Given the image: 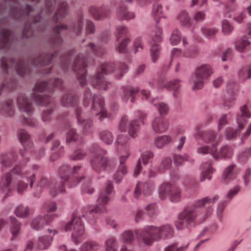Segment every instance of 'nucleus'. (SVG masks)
Returning a JSON list of instances; mask_svg holds the SVG:
<instances>
[{
	"label": "nucleus",
	"instance_id": "obj_38",
	"mask_svg": "<svg viewBox=\"0 0 251 251\" xmlns=\"http://www.w3.org/2000/svg\"><path fill=\"white\" fill-rule=\"evenodd\" d=\"M129 137L127 135H119L118 136L116 141L117 145V149L119 153H122V151H129V145L128 144Z\"/></svg>",
	"mask_w": 251,
	"mask_h": 251
},
{
	"label": "nucleus",
	"instance_id": "obj_16",
	"mask_svg": "<svg viewBox=\"0 0 251 251\" xmlns=\"http://www.w3.org/2000/svg\"><path fill=\"white\" fill-rule=\"evenodd\" d=\"M86 67V58L82 54H79L75 59L72 68L81 87L87 84Z\"/></svg>",
	"mask_w": 251,
	"mask_h": 251
},
{
	"label": "nucleus",
	"instance_id": "obj_30",
	"mask_svg": "<svg viewBox=\"0 0 251 251\" xmlns=\"http://www.w3.org/2000/svg\"><path fill=\"white\" fill-rule=\"evenodd\" d=\"M13 35L12 31L2 28L0 29V49L9 50L12 44Z\"/></svg>",
	"mask_w": 251,
	"mask_h": 251
},
{
	"label": "nucleus",
	"instance_id": "obj_35",
	"mask_svg": "<svg viewBox=\"0 0 251 251\" xmlns=\"http://www.w3.org/2000/svg\"><path fill=\"white\" fill-rule=\"evenodd\" d=\"M152 190L153 188L151 185L139 182L135 188L134 196L135 198H139L142 195L149 196L151 194Z\"/></svg>",
	"mask_w": 251,
	"mask_h": 251
},
{
	"label": "nucleus",
	"instance_id": "obj_55",
	"mask_svg": "<svg viewBox=\"0 0 251 251\" xmlns=\"http://www.w3.org/2000/svg\"><path fill=\"white\" fill-rule=\"evenodd\" d=\"M1 110L2 112L8 116L13 115L14 113L13 100H7L5 103L2 105Z\"/></svg>",
	"mask_w": 251,
	"mask_h": 251
},
{
	"label": "nucleus",
	"instance_id": "obj_44",
	"mask_svg": "<svg viewBox=\"0 0 251 251\" xmlns=\"http://www.w3.org/2000/svg\"><path fill=\"white\" fill-rule=\"evenodd\" d=\"M251 44L250 41L246 36H243L235 42V49L239 52L247 50Z\"/></svg>",
	"mask_w": 251,
	"mask_h": 251
},
{
	"label": "nucleus",
	"instance_id": "obj_27",
	"mask_svg": "<svg viewBox=\"0 0 251 251\" xmlns=\"http://www.w3.org/2000/svg\"><path fill=\"white\" fill-rule=\"evenodd\" d=\"M67 29V25H56L53 27L54 34H52L50 39V43L52 47H59L61 46L63 39L60 35V33L62 30Z\"/></svg>",
	"mask_w": 251,
	"mask_h": 251
},
{
	"label": "nucleus",
	"instance_id": "obj_4",
	"mask_svg": "<svg viewBox=\"0 0 251 251\" xmlns=\"http://www.w3.org/2000/svg\"><path fill=\"white\" fill-rule=\"evenodd\" d=\"M114 63L106 62L102 64L98 69L97 75L91 76L89 78L90 83L96 89L101 91L106 90L111 85V83L107 81L104 75H107L114 72L116 77L120 79L128 70L127 66L124 63H118V68H115Z\"/></svg>",
	"mask_w": 251,
	"mask_h": 251
},
{
	"label": "nucleus",
	"instance_id": "obj_42",
	"mask_svg": "<svg viewBox=\"0 0 251 251\" xmlns=\"http://www.w3.org/2000/svg\"><path fill=\"white\" fill-rule=\"evenodd\" d=\"M10 231L12 233L11 240H14L19 234L20 230L21 228L22 224L15 217L11 216L10 217Z\"/></svg>",
	"mask_w": 251,
	"mask_h": 251
},
{
	"label": "nucleus",
	"instance_id": "obj_10",
	"mask_svg": "<svg viewBox=\"0 0 251 251\" xmlns=\"http://www.w3.org/2000/svg\"><path fill=\"white\" fill-rule=\"evenodd\" d=\"M251 117V113L249 111L247 106L244 105L240 108V114H238L236 118L238 127L234 129L231 127L226 128L225 130V137L227 140H234L240 135L241 130L247 123V118Z\"/></svg>",
	"mask_w": 251,
	"mask_h": 251
},
{
	"label": "nucleus",
	"instance_id": "obj_52",
	"mask_svg": "<svg viewBox=\"0 0 251 251\" xmlns=\"http://www.w3.org/2000/svg\"><path fill=\"white\" fill-rule=\"evenodd\" d=\"M100 138L103 143L107 145L111 144L114 140L112 132L107 130H104L100 132Z\"/></svg>",
	"mask_w": 251,
	"mask_h": 251
},
{
	"label": "nucleus",
	"instance_id": "obj_61",
	"mask_svg": "<svg viewBox=\"0 0 251 251\" xmlns=\"http://www.w3.org/2000/svg\"><path fill=\"white\" fill-rule=\"evenodd\" d=\"M201 32L203 35L208 39L213 38L218 32V29L216 28H208L204 27L201 28Z\"/></svg>",
	"mask_w": 251,
	"mask_h": 251
},
{
	"label": "nucleus",
	"instance_id": "obj_56",
	"mask_svg": "<svg viewBox=\"0 0 251 251\" xmlns=\"http://www.w3.org/2000/svg\"><path fill=\"white\" fill-rule=\"evenodd\" d=\"M152 14L156 24H158L159 22V19L164 17L162 5L159 3L155 4L153 6Z\"/></svg>",
	"mask_w": 251,
	"mask_h": 251
},
{
	"label": "nucleus",
	"instance_id": "obj_17",
	"mask_svg": "<svg viewBox=\"0 0 251 251\" xmlns=\"http://www.w3.org/2000/svg\"><path fill=\"white\" fill-rule=\"evenodd\" d=\"M17 136L20 142L24 146L23 149L19 150V154L24 159V161H29V149H31L33 143L30 138V135L25 129H20L17 132Z\"/></svg>",
	"mask_w": 251,
	"mask_h": 251
},
{
	"label": "nucleus",
	"instance_id": "obj_2",
	"mask_svg": "<svg viewBox=\"0 0 251 251\" xmlns=\"http://www.w3.org/2000/svg\"><path fill=\"white\" fill-rule=\"evenodd\" d=\"M219 199V196L215 195L212 198L206 197L198 200L193 205L185 208L178 215V219L176 223V226L178 229L189 228L196 223L203 222L211 214L212 210L208 208L206 212H201L200 208L214 204Z\"/></svg>",
	"mask_w": 251,
	"mask_h": 251
},
{
	"label": "nucleus",
	"instance_id": "obj_54",
	"mask_svg": "<svg viewBox=\"0 0 251 251\" xmlns=\"http://www.w3.org/2000/svg\"><path fill=\"white\" fill-rule=\"evenodd\" d=\"M15 213L18 217L26 218L29 215V209L27 206L20 204L16 208Z\"/></svg>",
	"mask_w": 251,
	"mask_h": 251
},
{
	"label": "nucleus",
	"instance_id": "obj_18",
	"mask_svg": "<svg viewBox=\"0 0 251 251\" xmlns=\"http://www.w3.org/2000/svg\"><path fill=\"white\" fill-rule=\"evenodd\" d=\"M27 162L24 161V159L20 154L18 155L14 152L2 153L0 156V164L4 168H9L14 163L17 162L16 165H19L24 168Z\"/></svg>",
	"mask_w": 251,
	"mask_h": 251
},
{
	"label": "nucleus",
	"instance_id": "obj_15",
	"mask_svg": "<svg viewBox=\"0 0 251 251\" xmlns=\"http://www.w3.org/2000/svg\"><path fill=\"white\" fill-rule=\"evenodd\" d=\"M213 73L211 67L208 65H203L197 68L195 75L192 76L191 83L193 85V90L202 88L203 80L208 78Z\"/></svg>",
	"mask_w": 251,
	"mask_h": 251
},
{
	"label": "nucleus",
	"instance_id": "obj_21",
	"mask_svg": "<svg viewBox=\"0 0 251 251\" xmlns=\"http://www.w3.org/2000/svg\"><path fill=\"white\" fill-rule=\"evenodd\" d=\"M12 169L10 171L3 174L0 178V190L2 192H5L2 201L9 196V194L13 191V182L14 179L13 177Z\"/></svg>",
	"mask_w": 251,
	"mask_h": 251
},
{
	"label": "nucleus",
	"instance_id": "obj_43",
	"mask_svg": "<svg viewBox=\"0 0 251 251\" xmlns=\"http://www.w3.org/2000/svg\"><path fill=\"white\" fill-rule=\"evenodd\" d=\"M78 101V98L75 94L70 93L65 94L62 98L61 103L66 107L75 106Z\"/></svg>",
	"mask_w": 251,
	"mask_h": 251
},
{
	"label": "nucleus",
	"instance_id": "obj_49",
	"mask_svg": "<svg viewBox=\"0 0 251 251\" xmlns=\"http://www.w3.org/2000/svg\"><path fill=\"white\" fill-rule=\"evenodd\" d=\"M100 248L99 243L94 241H90L83 243L81 246L80 251H96Z\"/></svg>",
	"mask_w": 251,
	"mask_h": 251
},
{
	"label": "nucleus",
	"instance_id": "obj_13",
	"mask_svg": "<svg viewBox=\"0 0 251 251\" xmlns=\"http://www.w3.org/2000/svg\"><path fill=\"white\" fill-rule=\"evenodd\" d=\"M1 65L3 71L6 74L9 73V70H14L21 76H24L27 74L29 70L26 64L23 60L9 59L2 57Z\"/></svg>",
	"mask_w": 251,
	"mask_h": 251
},
{
	"label": "nucleus",
	"instance_id": "obj_63",
	"mask_svg": "<svg viewBox=\"0 0 251 251\" xmlns=\"http://www.w3.org/2000/svg\"><path fill=\"white\" fill-rule=\"evenodd\" d=\"M174 162L176 166L181 165L184 161H190L191 158L187 154H176L174 156Z\"/></svg>",
	"mask_w": 251,
	"mask_h": 251
},
{
	"label": "nucleus",
	"instance_id": "obj_36",
	"mask_svg": "<svg viewBox=\"0 0 251 251\" xmlns=\"http://www.w3.org/2000/svg\"><path fill=\"white\" fill-rule=\"evenodd\" d=\"M168 127V122L161 117H156L152 122V128L156 133L165 132Z\"/></svg>",
	"mask_w": 251,
	"mask_h": 251
},
{
	"label": "nucleus",
	"instance_id": "obj_9",
	"mask_svg": "<svg viewBox=\"0 0 251 251\" xmlns=\"http://www.w3.org/2000/svg\"><path fill=\"white\" fill-rule=\"evenodd\" d=\"M69 168L67 166H62L59 169L58 176L59 181H51L50 186V194L52 198H55L59 193L65 192V186L72 188L76 185V181L72 182V178H69L65 173L68 171Z\"/></svg>",
	"mask_w": 251,
	"mask_h": 251
},
{
	"label": "nucleus",
	"instance_id": "obj_46",
	"mask_svg": "<svg viewBox=\"0 0 251 251\" xmlns=\"http://www.w3.org/2000/svg\"><path fill=\"white\" fill-rule=\"evenodd\" d=\"M219 157L214 158L216 160L222 158H230L233 155V150L229 146L226 145L221 147L219 151H217Z\"/></svg>",
	"mask_w": 251,
	"mask_h": 251
},
{
	"label": "nucleus",
	"instance_id": "obj_14",
	"mask_svg": "<svg viewBox=\"0 0 251 251\" xmlns=\"http://www.w3.org/2000/svg\"><path fill=\"white\" fill-rule=\"evenodd\" d=\"M65 230L72 231V239L75 245H78L80 238L84 233V226L80 217L74 216L64 227Z\"/></svg>",
	"mask_w": 251,
	"mask_h": 251
},
{
	"label": "nucleus",
	"instance_id": "obj_25",
	"mask_svg": "<svg viewBox=\"0 0 251 251\" xmlns=\"http://www.w3.org/2000/svg\"><path fill=\"white\" fill-rule=\"evenodd\" d=\"M58 54L57 51L51 54L47 52L42 53L38 57L34 59L31 62L33 66L37 67H44L49 65L52 59L56 57Z\"/></svg>",
	"mask_w": 251,
	"mask_h": 251
},
{
	"label": "nucleus",
	"instance_id": "obj_23",
	"mask_svg": "<svg viewBox=\"0 0 251 251\" xmlns=\"http://www.w3.org/2000/svg\"><path fill=\"white\" fill-rule=\"evenodd\" d=\"M57 88L59 89L63 88V81L59 78H55L53 80H50L48 82H37L34 88V91L41 92L45 90H47L49 92L53 91V88Z\"/></svg>",
	"mask_w": 251,
	"mask_h": 251
},
{
	"label": "nucleus",
	"instance_id": "obj_33",
	"mask_svg": "<svg viewBox=\"0 0 251 251\" xmlns=\"http://www.w3.org/2000/svg\"><path fill=\"white\" fill-rule=\"evenodd\" d=\"M121 97L123 101H127L129 100L131 102L135 101V96L139 92L138 88L126 86L121 88Z\"/></svg>",
	"mask_w": 251,
	"mask_h": 251
},
{
	"label": "nucleus",
	"instance_id": "obj_40",
	"mask_svg": "<svg viewBox=\"0 0 251 251\" xmlns=\"http://www.w3.org/2000/svg\"><path fill=\"white\" fill-rule=\"evenodd\" d=\"M211 165L210 161H208L201 165V167L202 171L200 176L201 182L204 181L206 179H211L213 172V168L211 167Z\"/></svg>",
	"mask_w": 251,
	"mask_h": 251
},
{
	"label": "nucleus",
	"instance_id": "obj_28",
	"mask_svg": "<svg viewBox=\"0 0 251 251\" xmlns=\"http://www.w3.org/2000/svg\"><path fill=\"white\" fill-rule=\"evenodd\" d=\"M141 94L143 96V99L147 100L149 102L153 103V105L158 109L161 115H166L168 112L169 108L168 105L163 102H155V99H151L149 92L146 90H142Z\"/></svg>",
	"mask_w": 251,
	"mask_h": 251
},
{
	"label": "nucleus",
	"instance_id": "obj_48",
	"mask_svg": "<svg viewBox=\"0 0 251 251\" xmlns=\"http://www.w3.org/2000/svg\"><path fill=\"white\" fill-rule=\"evenodd\" d=\"M173 186L170 183H164L159 186L158 193L161 199L164 200L169 197Z\"/></svg>",
	"mask_w": 251,
	"mask_h": 251
},
{
	"label": "nucleus",
	"instance_id": "obj_50",
	"mask_svg": "<svg viewBox=\"0 0 251 251\" xmlns=\"http://www.w3.org/2000/svg\"><path fill=\"white\" fill-rule=\"evenodd\" d=\"M134 239L133 232L130 230L123 231L119 236V239L123 243L132 244Z\"/></svg>",
	"mask_w": 251,
	"mask_h": 251
},
{
	"label": "nucleus",
	"instance_id": "obj_24",
	"mask_svg": "<svg viewBox=\"0 0 251 251\" xmlns=\"http://www.w3.org/2000/svg\"><path fill=\"white\" fill-rule=\"evenodd\" d=\"M90 14L96 20H101L106 18L109 14V9L107 5L100 6H91L89 9Z\"/></svg>",
	"mask_w": 251,
	"mask_h": 251
},
{
	"label": "nucleus",
	"instance_id": "obj_53",
	"mask_svg": "<svg viewBox=\"0 0 251 251\" xmlns=\"http://www.w3.org/2000/svg\"><path fill=\"white\" fill-rule=\"evenodd\" d=\"M161 50L160 45L157 43H154L151 47V54L152 61L153 63L157 61L158 59L159 55Z\"/></svg>",
	"mask_w": 251,
	"mask_h": 251
},
{
	"label": "nucleus",
	"instance_id": "obj_64",
	"mask_svg": "<svg viewBox=\"0 0 251 251\" xmlns=\"http://www.w3.org/2000/svg\"><path fill=\"white\" fill-rule=\"evenodd\" d=\"M162 40V29L158 26L155 27L152 35V41L153 43L161 42Z\"/></svg>",
	"mask_w": 251,
	"mask_h": 251
},
{
	"label": "nucleus",
	"instance_id": "obj_8",
	"mask_svg": "<svg viewBox=\"0 0 251 251\" xmlns=\"http://www.w3.org/2000/svg\"><path fill=\"white\" fill-rule=\"evenodd\" d=\"M91 152L93 156L90 159V163L93 170L97 173H100L107 168L115 165L112 159L105 156L107 154V151L100 148L98 145H93Z\"/></svg>",
	"mask_w": 251,
	"mask_h": 251
},
{
	"label": "nucleus",
	"instance_id": "obj_59",
	"mask_svg": "<svg viewBox=\"0 0 251 251\" xmlns=\"http://www.w3.org/2000/svg\"><path fill=\"white\" fill-rule=\"evenodd\" d=\"M178 19L183 26H189L191 25L190 18L185 11H182L179 13Z\"/></svg>",
	"mask_w": 251,
	"mask_h": 251
},
{
	"label": "nucleus",
	"instance_id": "obj_29",
	"mask_svg": "<svg viewBox=\"0 0 251 251\" xmlns=\"http://www.w3.org/2000/svg\"><path fill=\"white\" fill-rule=\"evenodd\" d=\"M53 215L46 214L44 216H38L34 218L30 223L31 227L36 230L42 229L45 225H49L52 220Z\"/></svg>",
	"mask_w": 251,
	"mask_h": 251
},
{
	"label": "nucleus",
	"instance_id": "obj_5",
	"mask_svg": "<svg viewBox=\"0 0 251 251\" xmlns=\"http://www.w3.org/2000/svg\"><path fill=\"white\" fill-rule=\"evenodd\" d=\"M113 189L112 182L110 180H108L105 189L101 191L97 199L96 207L88 206L84 208L87 221L90 224L94 225L100 215L106 212V210L104 206L107 204L109 200V195L112 193Z\"/></svg>",
	"mask_w": 251,
	"mask_h": 251
},
{
	"label": "nucleus",
	"instance_id": "obj_37",
	"mask_svg": "<svg viewBox=\"0 0 251 251\" xmlns=\"http://www.w3.org/2000/svg\"><path fill=\"white\" fill-rule=\"evenodd\" d=\"M84 50L86 54H93L98 56H100L106 52L105 48L97 46L92 43L88 44Z\"/></svg>",
	"mask_w": 251,
	"mask_h": 251
},
{
	"label": "nucleus",
	"instance_id": "obj_1",
	"mask_svg": "<svg viewBox=\"0 0 251 251\" xmlns=\"http://www.w3.org/2000/svg\"><path fill=\"white\" fill-rule=\"evenodd\" d=\"M4 0L7 4L9 2L12 3L13 5L10 9L11 13L16 19H25L28 16L30 17L29 19L32 23L30 25H29L28 23L25 24V27L23 31V37L27 38L32 36L33 35L32 26L35 23L40 21L41 15L45 14L47 15H50L53 11L56 4H58L57 11L52 18V21L54 23H57L64 18L68 12L67 2L65 1L60 2L59 0H46L44 8H42L41 13H38L37 15L34 14V10H32L28 4L19 6L17 3V0Z\"/></svg>",
	"mask_w": 251,
	"mask_h": 251
},
{
	"label": "nucleus",
	"instance_id": "obj_7",
	"mask_svg": "<svg viewBox=\"0 0 251 251\" xmlns=\"http://www.w3.org/2000/svg\"><path fill=\"white\" fill-rule=\"evenodd\" d=\"M12 172L17 177L14 178L13 191L16 190L19 195H22L27 188L28 184L32 188L36 179V174L30 171H24V168L19 165H15Z\"/></svg>",
	"mask_w": 251,
	"mask_h": 251
},
{
	"label": "nucleus",
	"instance_id": "obj_22",
	"mask_svg": "<svg viewBox=\"0 0 251 251\" xmlns=\"http://www.w3.org/2000/svg\"><path fill=\"white\" fill-rule=\"evenodd\" d=\"M75 113L78 125L84 134H89L93 130V122L89 119H85L80 107H77Z\"/></svg>",
	"mask_w": 251,
	"mask_h": 251
},
{
	"label": "nucleus",
	"instance_id": "obj_51",
	"mask_svg": "<svg viewBox=\"0 0 251 251\" xmlns=\"http://www.w3.org/2000/svg\"><path fill=\"white\" fill-rule=\"evenodd\" d=\"M106 251H117L118 244L117 239L114 237L107 238L105 241Z\"/></svg>",
	"mask_w": 251,
	"mask_h": 251
},
{
	"label": "nucleus",
	"instance_id": "obj_32",
	"mask_svg": "<svg viewBox=\"0 0 251 251\" xmlns=\"http://www.w3.org/2000/svg\"><path fill=\"white\" fill-rule=\"evenodd\" d=\"M181 80L176 79L170 81L167 83H164L163 80H160L158 81V87L160 88H166L169 90H173V96L174 97H177L179 94V89L181 86Z\"/></svg>",
	"mask_w": 251,
	"mask_h": 251
},
{
	"label": "nucleus",
	"instance_id": "obj_60",
	"mask_svg": "<svg viewBox=\"0 0 251 251\" xmlns=\"http://www.w3.org/2000/svg\"><path fill=\"white\" fill-rule=\"evenodd\" d=\"M87 156L85 151L78 149L75 150L70 156V159L73 160H81Z\"/></svg>",
	"mask_w": 251,
	"mask_h": 251
},
{
	"label": "nucleus",
	"instance_id": "obj_11",
	"mask_svg": "<svg viewBox=\"0 0 251 251\" xmlns=\"http://www.w3.org/2000/svg\"><path fill=\"white\" fill-rule=\"evenodd\" d=\"M63 166H67L68 167L69 170L65 173V175L68 176L69 178H72V182L76 181L77 185L78 182L82 180H85L81 188L83 192L87 194L93 193L94 189L90 186V181L89 180H86L84 176H80L84 172L81 166H74L72 169L67 165H64Z\"/></svg>",
	"mask_w": 251,
	"mask_h": 251
},
{
	"label": "nucleus",
	"instance_id": "obj_34",
	"mask_svg": "<svg viewBox=\"0 0 251 251\" xmlns=\"http://www.w3.org/2000/svg\"><path fill=\"white\" fill-rule=\"evenodd\" d=\"M153 157V153L151 151H145L143 152L140 158L138 159L137 163L134 169L133 175L134 176H137L140 171L142 169V163L144 165H146L149 163L150 160Z\"/></svg>",
	"mask_w": 251,
	"mask_h": 251
},
{
	"label": "nucleus",
	"instance_id": "obj_6",
	"mask_svg": "<svg viewBox=\"0 0 251 251\" xmlns=\"http://www.w3.org/2000/svg\"><path fill=\"white\" fill-rule=\"evenodd\" d=\"M194 137L197 140H200L206 143H211V145H201L197 149V152L200 154H210L214 158L219 157L216 146L219 142L217 134L212 130L203 131L199 126L195 128Z\"/></svg>",
	"mask_w": 251,
	"mask_h": 251
},
{
	"label": "nucleus",
	"instance_id": "obj_19",
	"mask_svg": "<svg viewBox=\"0 0 251 251\" xmlns=\"http://www.w3.org/2000/svg\"><path fill=\"white\" fill-rule=\"evenodd\" d=\"M92 111L94 115L99 116V119L102 121L105 118L110 117L104 108V101L101 95H94L92 100Z\"/></svg>",
	"mask_w": 251,
	"mask_h": 251
},
{
	"label": "nucleus",
	"instance_id": "obj_45",
	"mask_svg": "<svg viewBox=\"0 0 251 251\" xmlns=\"http://www.w3.org/2000/svg\"><path fill=\"white\" fill-rule=\"evenodd\" d=\"M83 26V16L81 15L78 17L77 21L70 25L69 30L78 36L82 32Z\"/></svg>",
	"mask_w": 251,
	"mask_h": 251
},
{
	"label": "nucleus",
	"instance_id": "obj_12",
	"mask_svg": "<svg viewBox=\"0 0 251 251\" xmlns=\"http://www.w3.org/2000/svg\"><path fill=\"white\" fill-rule=\"evenodd\" d=\"M32 98L37 104L49 107L46 110H43L42 114V119L44 122L50 121L55 107L52 98L48 95L35 93L32 94Z\"/></svg>",
	"mask_w": 251,
	"mask_h": 251
},
{
	"label": "nucleus",
	"instance_id": "obj_57",
	"mask_svg": "<svg viewBox=\"0 0 251 251\" xmlns=\"http://www.w3.org/2000/svg\"><path fill=\"white\" fill-rule=\"evenodd\" d=\"M168 198L172 202L179 201L181 199V194L179 188L174 185Z\"/></svg>",
	"mask_w": 251,
	"mask_h": 251
},
{
	"label": "nucleus",
	"instance_id": "obj_62",
	"mask_svg": "<svg viewBox=\"0 0 251 251\" xmlns=\"http://www.w3.org/2000/svg\"><path fill=\"white\" fill-rule=\"evenodd\" d=\"M57 209L55 202L51 201H48L44 202L42 206V210L46 212H54Z\"/></svg>",
	"mask_w": 251,
	"mask_h": 251
},
{
	"label": "nucleus",
	"instance_id": "obj_20",
	"mask_svg": "<svg viewBox=\"0 0 251 251\" xmlns=\"http://www.w3.org/2000/svg\"><path fill=\"white\" fill-rule=\"evenodd\" d=\"M119 129L122 131H126L128 129L130 136L135 138L138 136L140 124L138 120L135 119L129 122L126 116H123L120 122Z\"/></svg>",
	"mask_w": 251,
	"mask_h": 251
},
{
	"label": "nucleus",
	"instance_id": "obj_26",
	"mask_svg": "<svg viewBox=\"0 0 251 251\" xmlns=\"http://www.w3.org/2000/svg\"><path fill=\"white\" fill-rule=\"evenodd\" d=\"M52 241V237L49 236H43L40 237L36 245H34L31 241L27 243L26 246V251L28 250L31 251H36L37 248L41 249L44 250L49 247Z\"/></svg>",
	"mask_w": 251,
	"mask_h": 251
},
{
	"label": "nucleus",
	"instance_id": "obj_41",
	"mask_svg": "<svg viewBox=\"0 0 251 251\" xmlns=\"http://www.w3.org/2000/svg\"><path fill=\"white\" fill-rule=\"evenodd\" d=\"M117 16L119 19L124 20H129L135 17L134 14L132 12L128 11L124 4H122L117 8Z\"/></svg>",
	"mask_w": 251,
	"mask_h": 251
},
{
	"label": "nucleus",
	"instance_id": "obj_3",
	"mask_svg": "<svg viewBox=\"0 0 251 251\" xmlns=\"http://www.w3.org/2000/svg\"><path fill=\"white\" fill-rule=\"evenodd\" d=\"M134 233L141 243L151 246L154 242L161 239L171 238L174 235V230L173 227L168 224L159 227L147 225L142 228L135 230Z\"/></svg>",
	"mask_w": 251,
	"mask_h": 251
},
{
	"label": "nucleus",
	"instance_id": "obj_47",
	"mask_svg": "<svg viewBox=\"0 0 251 251\" xmlns=\"http://www.w3.org/2000/svg\"><path fill=\"white\" fill-rule=\"evenodd\" d=\"M172 141L169 135H160L157 136L154 140V145L158 149H162L169 144Z\"/></svg>",
	"mask_w": 251,
	"mask_h": 251
},
{
	"label": "nucleus",
	"instance_id": "obj_39",
	"mask_svg": "<svg viewBox=\"0 0 251 251\" xmlns=\"http://www.w3.org/2000/svg\"><path fill=\"white\" fill-rule=\"evenodd\" d=\"M235 166V165L231 164L225 169L222 177V181L224 183H228L236 177L237 173L234 171Z\"/></svg>",
	"mask_w": 251,
	"mask_h": 251
},
{
	"label": "nucleus",
	"instance_id": "obj_31",
	"mask_svg": "<svg viewBox=\"0 0 251 251\" xmlns=\"http://www.w3.org/2000/svg\"><path fill=\"white\" fill-rule=\"evenodd\" d=\"M17 105L19 109L23 112L31 114L34 110L33 106L28 99L23 94L19 95L17 100Z\"/></svg>",
	"mask_w": 251,
	"mask_h": 251
},
{
	"label": "nucleus",
	"instance_id": "obj_58",
	"mask_svg": "<svg viewBox=\"0 0 251 251\" xmlns=\"http://www.w3.org/2000/svg\"><path fill=\"white\" fill-rule=\"evenodd\" d=\"M127 173L126 167H125L124 166L119 167L117 171L113 176V178L116 182H120Z\"/></svg>",
	"mask_w": 251,
	"mask_h": 251
}]
</instances>
